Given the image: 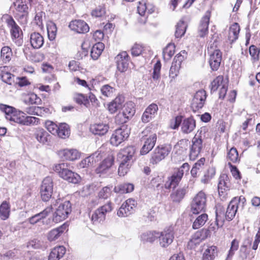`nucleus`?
I'll return each instance as SVG.
<instances>
[{
    "instance_id": "21",
    "label": "nucleus",
    "mask_w": 260,
    "mask_h": 260,
    "mask_svg": "<svg viewBox=\"0 0 260 260\" xmlns=\"http://www.w3.org/2000/svg\"><path fill=\"white\" fill-rule=\"evenodd\" d=\"M211 16V11H207L202 17L198 28L199 36L204 38L208 34V26Z\"/></svg>"
},
{
    "instance_id": "4",
    "label": "nucleus",
    "mask_w": 260,
    "mask_h": 260,
    "mask_svg": "<svg viewBox=\"0 0 260 260\" xmlns=\"http://www.w3.org/2000/svg\"><path fill=\"white\" fill-rule=\"evenodd\" d=\"M246 204L245 197L240 196L234 197L229 203L225 214V218L228 221L232 220L237 213L238 208L243 209Z\"/></svg>"
},
{
    "instance_id": "45",
    "label": "nucleus",
    "mask_w": 260,
    "mask_h": 260,
    "mask_svg": "<svg viewBox=\"0 0 260 260\" xmlns=\"http://www.w3.org/2000/svg\"><path fill=\"white\" fill-rule=\"evenodd\" d=\"M134 189V185L130 183H123L115 186L114 190L116 193H127L132 192Z\"/></svg>"
},
{
    "instance_id": "6",
    "label": "nucleus",
    "mask_w": 260,
    "mask_h": 260,
    "mask_svg": "<svg viewBox=\"0 0 260 260\" xmlns=\"http://www.w3.org/2000/svg\"><path fill=\"white\" fill-rule=\"evenodd\" d=\"M72 204L69 201L60 203L52 215V221L59 223L67 219L72 212Z\"/></svg>"
},
{
    "instance_id": "50",
    "label": "nucleus",
    "mask_w": 260,
    "mask_h": 260,
    "mask_svg": "<svg viewBox=\"0 0 260 260\" xmlns=\"http://www.w3.org/2000/svg\"><path fill=\"white\" fill-rule=\"evenodd\" d=\"M48 38L50 41H53L56 37L57 28L56 24L52 21L47 23Z\"/></svg>"
},
{
    "instance_id": "40",
    "label": "nucleus",
    "mask_w": 260,
    "mask_h": 260,
    "mask_svg": "<svg viewBox=\"0 0 260 260\" xmlns=\"http://www.w3.org/2000/svg\"><path fill=\"white\" fill-rule=\"evenodd\" d=\"M11 212V205L9 202L3 201L0 205V218L6 220L9 218Z\"/></svg>"
},
{
    "instance_id": "20",
    "label": "nucleus",
    "mask_w": 260,
    "mask_h": 260,
    "mask_svg": "<svg viewBox=\"0 0 260 260\" xmlns=\"http://www.w3.org/2000/svg\"><path fill=\"white\" fill-rule=\"evenodd\" d=\"M69 226V223L66 222L58 227L51 230L47 234V239L50 242L55 241L68 232Z\"/></svg>"
},
{
    "instance_id": "35",
    "label": "nucleus",
    "mask_w": 260,
    "mask_h": 260,
    "mask_svg": "<svg viewBox=\"0 0 260 260\" xmlns=\"http://www.w3.org/2000/svg\"><path fill=\"white\" fill-rule=\"evenodd\" d=\"M13 56V53L10 47L5 46L1 48L0 59L3 63L7 64L9 63Z\"/></svg>"
},
{
    "instance_id": "15",
    "label": "nucleus",
    "mask_w": 260,
    "mask_h": 260,
    "mask_svg": "<svg viewBox=\"0 0 260 260\" xmlns=\"http://www.w3.org/2000/svg\"><path fill=\"white\" fill-rule=\"evenodd\" d=\"M115 156L113 153H110L98 165L95 169V172L100 174H106L111 168L114 165Z\"/></svg>"
},
{
    "instance_id": "12",
    "label": "nucleus",
    "mask_w": 260,
    "mask_h": 260,
    "mask_svg": "<svg viewBox=\"0 0 260 260\" xmlns=\"http://www.w3.org/2000/svg\"><path fill=\"white\" fill-rule=\"evenodd\" d=\"M137 203L135 199L129 198L121 205L117 211L119 217H127L135 212Z\"/></svg>"
},
{
    "instance_id": "19",
    "label": "nucleus",
    "mask_w": 260,
    "mask_h": 260,
    "mask_svg": "<svg viewBox=\"0 0 260 260\" xmlns=\"http://www.w3.org/2000/svg\"><path fill=\"white\" fill-rule=\"evenodd\" d=\"M5 22L10 28V31L12 40L16 39L20 37L22 35V31L19 25L16 23L12 16L6 15L4 17Z\"/></svg>"
},
{
    "instance_id": "63",
    "label": "nucleus",
    "mask_w": 260,
    "mask_h": 260,
    "mask_svg": "<svg viewBox=\"0 0 260 260\" xmlns=\"http://www.w3.org/2000/svg\"><path fill=\"white\" fill-rule=\"evenodd\" d=\"M132 164H124L123 163H119V166L118 169V174L120 176H124L129 171Z\"/></svg>"
},
{
    "instance_id": "23",
    "label": "nucleus",
    "mask_w": 260,
    "mask_h": 260,
    "mask_svg": "<svg viewBox=\"0 0 260 260\" xmlns=\"http://www.w3.org/2000/svg\"><path fill=\"white\" fill-rule=\"evenodd\" d=\"M222 56V52L218 49H215L210 53L209 63L212 71H216L218 70L221 64Z\"/></svg>"
},
{
    "instance_id": "57",
    "label": "nucleus",
    "mask_w": 260,
    "mask_h": 260,
    "mask_svg": "<svg viewBox=\"0 0 260 260\" xmlns=\"http://www.w3.org/2000/svg\"><path fill=\"white\" fill-rule=\"evenodd\" d=\"M44 126L52 135H56V134L57 133L58 125L53 121L49 120H46L45 122Z\"/></svg>"
},
{
    "instance_id": "42",
    "label": "nucleus",
    "mask_w": 260,
    "mask_h": 260,
    "mask_svg": "<svg viewBox=\"0 0 260 260\" xmlns=\"http://www.w3.org/2000/svg\"><path fill=\"white\" fill-rule=\"evenodd\" d=\"M56 135L63 139L69 138L70 135V127L66 123H59Z\"/></svg>"
},
{
    "instance_id": "1",
    "label": "nucleus",
    "mask_w": 260,
    "mask_h": 260,
    "mask_svg": "<svg viewBox=\"0 0 260 260\" xmlns=\"http://www.w3.org/2000/svg\"><path fill=\"white\" fill-rule=\"evenodd\" d=\"M69 165L67 163L56 164L53 167V170L63 180L70 183L77 184L81 180L80 176L76 173L69 170Z\"/></svg>"
},
{
    "instance_id": "24",
    "label": "nucleus",
    "mask_w": 260,
    "mask_h": 260,
    "mask_svg": "<svg viewBox=\"0 0 260 260\" xmlns=\"http://www.w3.org/2000/svg\"><path fill=\"white\" fill-rule=\"evenodd\" d=\"M57 155L63 160L73 161L80 157V153L75 149H63L57 151Z\"/></svg>"
},
{
    "instance_id": "31",
    "label": "nucleus",
    "mask_w": 260,
    "mask_h": 260,
    "mask_svg": "<svg viewBox=\"0 0 260 260\" xmlns=\"http://www.w3.org/2000/svg\"><path fill=\"white\" fill-rule=\"evenodd\" d=\"M0 78L3 82L9 85H12L15 82V75L9 72L7 66L0 67Z\"/></svg>"
},
{
    "instance_id": "28",
    "label": "nucleus",
    "mask_w": 260,
    "mask_h": 260,
    "mask_svg": "<svg viewBox=\"0 0 260 260\" xmlns=\"http://www.w3.org/2000/svg\"><path fill=\"white\" fill-rule=\"evenodd\" d=\"M158 110L157 105L152 103L150 104L145 110L142 114L141 120L144 123L149 122L152 118L154 117Z\"/></svg>"
},
{
    "instance_id": "64",
    "label": "nucleus",
    "mask_w": 260,
    "mask_h": 260,
    "mask_svg": "<svg viewBox=\"0 0 260 260\" xmlns=\"http://www.w3.org/2000/svg\"><path fill=\"white\" fill-rule=\"evenodd\" d=\"M183 116L178 115L170 121V127L173 129H177L182 122Z\"/></svg>"
},
{
    "instance_id": "13",
    "label": "nucleus",
    "mask_w": 260,
    "mask_h": 260,
    "mask_svg": "<svg viewBox=\"0 0 260 260\" xmlns=\"http://www.w3.org/2000/svg\"><path fill=\"white\" fill-rule=\"evenodd\" d=\"M211 236V231L208 229H202L197 231L192 236L188 243V246L190 248H194L197 245L204 241Z\"/></svg>"
},
{
    "instance_id": "48",
    "label": "nucleus",
    "mask_w": 260,
    "mask_h": 260,
    "mask_svg": "<svg viewBox=\"0 0 260 260\" xmlns=\"http://www.w3.org/2000/svg\"><path fill=\"white\" fill-rule=\"evenodd\" d=\"M175 48L174 43H170L164 49L162 56L165 60H169L172 58L175 53Z\"/></svg>"
},
{
    "instance_id": "44",
    "label": "nucleus",
    "mask_w": 260,
    "mask_h": 260,
    "mask_svg": "<svg viewBox=\"0 0 260 260\" xmlns=\"http://www.w3.org/2000/svg\"><path fill=\"white\" fill-rule=\"evenodd\" d=\"M186 193L187 188H179L173 191L170 197L173 202L179 203L183 199Z\"/></svg>"
},
{
    "instance_id": "27",
    "label": "nucleus",
    "mask_w": 260,
    "mask_h": 260,
    "mask_svg": "<svg viewBox=\"0 0 260 260\" xmlns=\"http://www.w3.org/2000/svg\"><path fill=\"white\" fill-rule=\"evenodd\" d=\"M34 136L37 141L43 145H48L52 138L51 136L42 127L36 128Z\"/></svg>"
},
{
    "instance_id": "39",
    "label": "nucleus",
    "mask_w": 260,
    "mask_h": 260,
    "mask_svg": "<svg viewBox=\"0 0 260 260\" xmlns=\"http://www.w3.org/2000/svg\"><path fill=\"white\" fill-rule=\"evenodd\" d=\"M227 83H228V81L227 80L224 79L223 76L219 75L217 76L210 84L211 92L216 91L218 88L222 87V85Z\"/></svg>"
},
{
    "instance_id": "11",
    "label": "nucleus",
    "mask_w": 260,
    "mask_h": 260,
    "mask_svg": "<svg viewBox=\"0 0 260 260\" xmlns=\"http://www.w3.org/2000/svg\"><path fill=\"white\" fill-rule=\"evenodd\" d=\"M53 188V182L50 177H46L42 182L40 188L41 197L44 202H48L51 199Z\"/></svg>"
},
{
    "instance_id": "41",
    "label": "nucleus",
    "mask_w": 260,
    "mask_h": 260,
    "mask_svg": "<svg viewBox=\"0 0 260 260\" xmlns=\"http://www.w3.org/2000/svg\"><path fill=\"white\" fill-rule=\"evenodd\" d=\"M189 141L188 139H182L179 140L174 146L175 153L181 155L186 152L187 150Z\"/></svg>"
},
{
    "instance_id": "38",
    "label": "nucleus",
    "mask_w": 260,
    "mask_h": 260,
    "mask_svg": "<svg viewBox=\"0 0 260 260\" xmlns=\"http://www.w3.org/2000/svg\"><path fill=\"white\" fill-rule=\"evenodd\" d=\"M66 251L65 247L59 246L52 249L48 256V260H59L64 255Z\"/></svg>"
},
{
    "instance_id": "59",
    "label": "nucleus",
    "mask_w": 260,
    "mask_h": 260,
    "mask_svg": "<svg viewBox=\"0 0 260 260\" xmlns=\"http://www.w3.org/2000/svg\"><path fill=\"white\" fill-rule=\"evenodd\" d=\"M161 64L160 60H157L153 69L152 77L154 80H158L160 77Z\"/></svg>"
},
{
    "instance_id": "46",
    "label": "nucleus",
    "mask_w": 260,
    "mask_h": 260,
    "mask_svg": "<svg viewBox=\"0 0 260 260\" xmlns=\"http://www.w3.org/2000/svg\"><path fill=\"white\" fill-rule=\"evenodd\" d=\"M226 159L228 162H230L231 164L239 163L240 157L239 156L237 149L235 147L231 148L228 151Z\"/></svg>"
},
{
    "instance_id": "18",
    "label": "nucleus",
    "mask_w": 260,
    "mask_h": 260,
    "mask_svg": "<svg viewBox=\"0 0 260 260\" xmlns=\"http://www.w3.org/2000/svg\"><path fill=\"white\" fill-rule=\"evenodd\" d=\"M130 59V56L126 51L119 52L115 57L117 70L121 73L125 72L128 68Z\"/></svg>"
},
{
    "instance_id": "7",
    "label": "nucleus",
    "mask_w": 260,
    "mask_h": 260,
    "mask_svg": "<svg viewBox=\"0 0 260 260\" xmlns=\"http://www.w3.org/2000/svg\"><path fill=\"white\" fill-rule=\"evenodd\" d=\"M130 129L123 125L115 129L110 138V143L113 146H118L129 137Z\"/></svg>"
},
{
    "instance_id": "58",
    "label": "nucleus",
    "mask_w": 260,
    "mask_h": 260,
    "mask_svg": "<svg viewBox=\"0 0 260 260\" xmlns=\"http://www.w3.org/2000/svg\"><path fill=\"white\" fill-rule=\"evenodd\" d=\"M105 218L103 212L98 208L92 214L91 220L93 223H95L104 221Z\"/></svg>"
},
{
    "instance_id": "55",
    "label": "nucleus",
    "mask_w": 260,
    "mask_h": 260,
    "mask_svg": "<svg viewBox=\"0 0 260 260\" xmlns=\"http://www.w3.org/2000/svg\"><path fill=\"white\" fill-rule=\"evenodd\" d=\"M112 193V186L103 187L98 192V197L100 199H107L110 197Z\"/></svg>"
},
{
    "instance_id": "51",
    "label": "nucleus",
    "mask_w": 260,
    "mask_h": 260,
    "mask_svg": "<svg viewBox=\"0 0 260 260\" xmlns=\"http://www.w3.org/2000/svg\"><path fill=\"white\" fill-rule=\"evenodd\" d=\"M24 102L28 105H38L41 103V99L36 94L31 92L24 95Z\"/></svg>"
},
{
    "instance_id": "34",
    "label": "nucleus",
    "mask_w": 260,
    "mask_h": 260,
    "mask_svg": "<svg viewBox=\"0 0 260 260\" xmlns=\"http://www.w3.org/2000/svg\"><path fill=\"white\" fill-rule=\"evenodd\" d=\"M240 31V26L238 23L235 22L230 26L228 36L230 43L232 44L238 39Z\"/></svg>"
},
{
    "instance_id": "2",
    "label": "nucleus",
    "mask_w": 260,
    "mask_h": 260,
    "mask_svg": "<svg viewBox=\"0 0 260 260\" xmlns=\"http://www.w3.org/2000/svg\"><path fill=\"white\" fill-rule=\"evenodd\" d=\"M0 111L5 113V117L8 120L23 124L25 114L22 111L4 104H0Z\"/></svg>"
},
{
    "instance_id": "10",
    "label": "nucleus",
    "mask_w": 260,
    "mask_h": 260,
    "mask_svg": "<svg viewBox=\"0 0 260 260\" xmlns=\"http://www.w3.org/2000/svg\"><path fill=\"white\" fill-rule=\"evenodd\" d=\"M231 185V180L227 174H223L220 176L218 184V191L219 196L222 200H225L228 198Z\"/></svg>"
},
{
    "instance_id": "53",
    "label": "nucleus",
    "mask_w": 260,
    "mask_h": 260,
    "mask_svg": "<svg viewBox=\"0 0 260 260\" xmlns=\"http://www.w3.org/2000/svg\"><path fill=\"white\" fill-rule=\"evenodd\" d=\"M158 236V233L154 231H150L144 233L141 235V238L144 241L152 243L157 238Z\"/></svg>"
},
{
    "instance_id": "3",
    "label": "nucleus",
    "mask_w": 260,
    "mask_h": 260,
    "mask_svg": "<svg viewBox=\"0 0 260 260\" xmlns=\"http://www.w3.org/2000/svg\"><path fill=\"white\" fill-rule=\"evenodd\" d=\"M172 149V145L169 143L159 144L152 151L149 159L150 164L155 165L165 159Z\"/></svg>"
},
{
    "instance_id": "22",
    "label": "nucleus",
    "mask_w": 260,
    "mask_h": 260,
    "mask_svg": "<svg viewBox=\"0 0 260 260\" xmlns=\"http://www.w3.org/2000/svg\"><path fill=\"white\" fill-rule=\"evenodd\" d=\"M69 27L72 31L78 34H86L89 31L88 24L80 19L72 20L69 24Z\"/></svg>"
},
{
    "instance_id": "5",
    "label": "nucleus",
    "mask_w": 260,
    "mask_h": 260,
    "mask_svg": "<svg viewBox=\"0 0 260 260\" xmlns=\"http://www.w3.org/2000/svg\"><path fill=\"white\" fill-rule=\"evenodd\" d=\"M190 169V166L187 162L184 163L177 171L168 178V180L164 184L166 189H170L171 188H175L177 186L181 180L184 174L187 173Z\"/></svg>"
},
{
    "instance_id": "14",
    "label": "nucleus",
    "mask_w": 260,
    "mask_h": 260,
    "mask_svg": "<svg viewBox=\"0 0 260 260\" xmlns=\"http://www.w3.org/2000/svg\"><path fill=\"white\" fill-rule=\"evenodd\" d=\"M203 148V140L201 135L196 134L192 139L189 157L191 160H195Z\"/></svg>"
},
{
    "instance_id": "17",
    "label": "nucleus",
    "mask_w": 260,
    "mask_h": 260,
    "mask_svg": "<svg viewBox=\"0 0 260 260\" xmlns=\"http://www.w3.org/2000/svg\"><path fill=\"white\" fill-rule=\"evenodd\" d=\"M135 153L133 146H128L120 150L117 155V160L119 163L132 164L131 160Z\"/></svg>"
},
{
    "instance_id": "30",
    "label": "nucleus",
    "mask_w": 260,
    "mask_h": 260,
    "mask_svg": "<svg viewBox=\"0 0 260 260\" xmlns=\"http://www.w3.org/2000/svg\"><path fill=\"white\" fill-rule=\"evenodd\" d=\"M124 102V98L121 95L117 96L108 105V110L111 114L115 113L122 108Z\"/></svg>"
},
{
    "instance_id": "36",
    "label": "nucleus",
    "mask_w": 260,
    "mask_h": 260,
    "mask_svg": "<svg viewBox=\"0 0 260 260\" xmlns=\"http://www.w3.org/2000/svg\"><path fill=\"white\" fill-rule=\"evenodd\" d=\"M218 251L217 246H208L203 253L202 260H214L218 255Z\"/></svg>"
},
{
    "instance_id": "60",
    "label": "nucleus",
    "mask_w": 260,
    "mask_h": 260,
    "mask_svg": "<svg viewBox=\"0 0 260 260\" xmlns=\"http://www.w3.org/2000/svg\"><path fill=\"white\" fill-rule=\"evenodd\" d=\"M40 119L37 117L25 115L22 125L30 126L38 125L40 123Z\"/></svg>"
},
{
    "instance_id": "26",
    "label": "nucleus",
    "mask_w": 260,
    "mask_h": 260,
    "mask_svg": "<svg viewBox=\"0 0 260 260\" xmlns=\"http://www.w3.org/2000/svg\"><path fill=\"white\" fill-rule=\"evenodd\" d=\"M144 139V142L140 150L141 155H145L149 153L154 147L157 140V135L155 133L153 134L147 138Z\"/></svg>"
},
{
    "instance_id": "52",
    "label": "nucleus",
    "mask_w": 260,
    "mask_h": 260,
    "mask_svg": "<svg viewBox=\"0 0 260 260\" xmlns=\"http://www.w3.org/2000/svg\"><path fill=\"white\" fill-rule=\"evenodd\" d=\"M187 25L183 20H180L176 25L175 37L177 38H181L186 32Z\"/></svg>"
},
{
    "instance_id": "16",
    "label": "nucleus",
    "mask_w": 260,
    "mask_h": 260,
    "mask_svg": "<svg viewBox=\"0 0 260 260\" xmlns=\"http://www.w3.org/2000/svg\"><path fill=\"white\" fill-rule=\"evenodd\" d=\"M207 96V92L204 89L199 90L196 92L191 103V108L194 112L204 107Z\"/></svg>"
},
{
    "instance_id": "49",
    "label": "nucleus",
    "mask_w": 260,
    "mask_h": 260,
    "mask_svg": "<svg viewBox=\"0 0 260 260\" xmlns=\"http://www.w3.org/2000/svg\"><path fill=\"white\" fill-rule=\"evenodd\" d=\"M208 219V215L206 213H202L199 215L193 222L192 228L197 230L202 227Z\"/></svg>"
},
{
    "instance_id": "56",
    "label": "nucleus",
    "mask_w": 260,
    "mask_h": 260,
    "mask_svg": "<svg viewBox=\"0 0 260 260\" xmlns=\"http://www.w3.org/2000/svg\"><path fill=\"white\" fill-rule=\"evenodd\" d=\"M106 7L104 4L99 6L93 10L91 13L92 16L102 17L106 14Z\"/></svg>"
},
{
    "instance_id": "33",
    "label": "nucleus",
    "mask_w": 260,
    "mask_h": 260,
    "mask_svg": "<svg viewBox=\"0 0 260 260\" xmlns=\"http://www.w3.org/2000/svg\"><path fill=\"white\" fill-rule=\"evenodd\" d=\"M109 126L103 122L95 123L90 125V131L94 135L103 136L108 131Z\"/></svg>"
},
{
    "instance_id": "32",
    "label": "nucleus",
    "mask_w": 260,
    "mask_h": 260,
    "mask_svg": "<svg viewBox=\"0 0 260 260\" xmlns=\"http://www.w3.org/2000/svg\"><path fill=\"white\" fill-rule=\"evenodd\" d=\"M29 41L33 48L39 49L44 43V38L39 32H33L30 35Z\"/></svg>"
},
{
    "instance_id": "47",
    "label": "nucleus",
    "mask_w": 260,
    "mask_h": 260,
    "mask_svg": "<svg viewBox=\"0 0 260 260\" xmlns=\"http://www.w3.org/2000/svg\"><path fill=\"white\" fill-rule=\"evenodd\" d=\"M73 101L79 105H84L87 108L90 107L88 96L80 93H75L73 95Z\"/></svg>"
},
{
    "instance_id": "61",
    "label": "nucleus",
    "mask_w": 260,
    "mask_h": 260,
    "mask_svg": "<svg viewBox=\"0 0 260 260\" xmlns=\"http://www.w3.org/2000/svg\"><path fill=\"white\" fill-rule=\"evenodd\" d=\"M144 48L143 44L135 43L131 48V54L134 56H139L144 51Z\"/></svg>"
},
{
    "instance_id": "25",
    "label": "nucleus",
    "mask_w": 260,
    "mask_h": 260,
    "mask_svg": "<svg viewBox=\"0 0 260 260\" xmlns=\"http://www.w3.org/2000/svg\"><path fill=\"white\" fill-rule=\"evenodd\" d=\"M174 233L172 228L165 229L159 236V244L163 247H168L171 244L174 238Z\"/></svg>"
},
{
    "instance_id": "8",
    "label": "nucleus",
    "mask_w": 260,
    "mask_h": 260,
    "mask_svg": "<svg viewBox=\"0 0 260 260\" xmlns=\"http://www.w3.org/2000/svg\"><path fill=\"white\" fill-rule=\"evenodd\" d=\"M207 197L202 191L199 192L193 198L190 205V211L193 214H199L205 211Z\"/></svg>"
},
{
    "instance_id": "37",
    "label": "nucleus",
    "mask_w": 260,
    "mask_h": 260,
    "mask_svg": "<svg viewBox=\"0 0 260 260\" xmlns=\"http://www.w3.org/2000/svg\"><path fill=\"white\" fill-rule=\"evenodd\" d=\"M163 183L164 180L162 178L159 176H157L151 179L150 186L157 194L162 193L164 189Z\"/></svg>"
},
{
    "instance_id": "54",
    "label": "nucleus",
    "mask_w": 260,
    "mask_h": 260,
    "mask_svg": "<svg viewBox=\"0 0 260 260\" xmlns=\"http://www.w3.org/2000/svg\"><path fill=\"white\" fill-rule=\"evenodd\" d=\"M122 112L127 117L129 118L132 117L135 113V108L134 104L132 102L127 103L124 105Z\"/></svg>"
},
{
    "instance_id": "9",
    "label": "nucleus",
    "mask_w": 260,
    "mask_h": 260,
    "mask_svg": "<svg viewBox=\"0 0 260 260\" xmlns=\"http://www.w3.org/2000/svg\"><path fill=\"white\" fill-rule=\"evenodd\" d=\"M14 8L12 10L14 17L18 21L26 19L28 15V7L26 1L16 0L13 3Z\"/></svg>"
},
{
    "instance_id": "29",
    "label": "nucleus",
    "mask_w": 260,
    "mask_h": 260,
    "mask_svg": "<svg viewBox=\"0 0 260 260\" xmlns=\"http://www.w3.org/2000/svg\"><path fill=\"white\" fill-rule=\"evenodd\" d=\"M196 126V120L192 116H191L183 120L181 125V130L182 133L188 134L195 129Z\"/></svg>"
},
{
    "instance_id": "62",
    "label": "nucleus",
    "mask_w": 260,
    "mask_h": 260,
    "mask_svg": "<svg viewBox=\"0 0 260 260\" xmlns=\"http://www.w3.org/2000/svg\"><path fill=\"white\" fill-rule=\"evenodd\" d=\"M228 165L233 177L236 180H241L242 179V175L237 167L231 164L230 162H228Z\"/></svg>"
},
{
    "instance_id": "43",
    "label": "nucleus",
    "mask_w": 260,
    "mask_h": 260,
    "mask_svg": "<svg viewBox=\"0 0 260 260\" xmlns=\"http://www.w3.org/2000/svg\"><path fill=\"white\" fill-rule=\"evenodd\" d=\"M105 49V45L102 42H98L93 45L91 51L90 56L93 60L98 59L102 54L104 49Z\"/></svg>"
}]
</instances>
